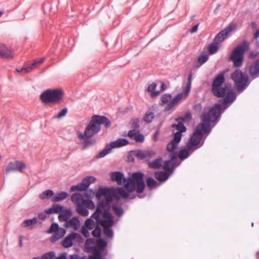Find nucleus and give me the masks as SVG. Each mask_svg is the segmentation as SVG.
Wrapping results in <instances>:
<instances>
[{
	"mask_svg": "<svg viewBox=\"0 0 259 259\" xmlns=\"http://www.w3.org/2000/svg\"><path fill=\"white\" fill-rule=\"evenodd\" d=\"M171 98V95L170 94H165L161 97V101L163 104L167 103Z\"/></svg>",
	"mask_w": 259,
	"mask_h": 259,
	"instance_id": "52",
	"label": "nucleus"
},
{
	"mask_svg": "<svg viewBox=\"0 0 259 259\" xmlns=\"http://www.w3.org/2000/svg\"><path fill=\"white\" fill-rule=\"evenodd\" d=\"M56 233L59 235L60 237L62 238L65 235L66 233V230L63 228H59Z\"/></svg>",
	"mask_w": 259,
	"mask_h": 259,
	"instance_id": "61",
	"label": "nucleus"
},
{
	"mask_svg": "<svg viewBox=\"0 0 259 259\" xmlns=\"http://www.w3.org/2000/svg\"><path fill=\"white\" fill-rule=\"evenodd\" d=\"M68 196L67 192H61L54 194L51 199L52 202H57L66 199Z\"/></svg>",
	"mask_w": 259,
	"mask_h": 259,
	"instance_id": "24",
	"label": "nucleus"
},
{
	"mask_svg": "<svg viewBox=\"0 0 259 259\" xmlns=\"http://www.w3.org/2000/svg\"><path fill=\"white\" fill-rule=\"evenodd\" d=\"M154 117V114L152 111H148L146 112L144 117L143 120L147 123H150Z\"/></svg>",
	"mask_w": 259,
	"mask_h": 259,
	"instance_id": "38",
	"label": "nucleus"
},
{
	"mask_svg": "<svg viewBox=\"0 0 259 259\" xmlns=\"http://www.w3.org/2000/svg\"><path fill=\"white\" fill-rule=\"evenodd\" d=\"M127 136L130 139H134L136 142L142 143L144 141V136L140 134L139 131L137 130L129 131Z\"/></svg>",
	"mask_w": 259,
	"mask_h": 259,
	"instance_id": "16",
	"label": "nucleus"
},
{
	"mask_svg": "<svg viewBox=\"0 0 259 259\" xmlns=\"http://www.w3.org/2000/svg\"><path fill=\"white\" fill-rule=\"evenodd\" d=\"M226 107V97L222 102V104H215L208 111L204 113L201 115L203 123L198 124L196 128L190 138L189 141L187 144V147L191 152H194L195 150L201 147L203 142L199 145L202 138V131L206 132L209 126L210 122H217L221 114L224 111Z\"/></svg>",
	"mask_w": 259,
	"mask_h": 259,
	"instance_id": "1",
	"label": "nucleus"
},
{
	"mask_svg": "<svg viewBox=\"0 0 259 259\" xmlns=\"http://www.w3.org/2000/svg\"><path fill=\"white\" fill-rule=\"evenodd\" d=\"M102 217L105 219H101L100 217L94 218L96 223H98L103 228H111L114 224V219L109 210L103 211Z\"/></svg>",
	"mask_w": 259,
	"mask_h": 259,
	"instance_id": "9",
	"label": "nucleus"
},
{
	"mask_svg": "<svg viewBox=\"0 0 259 259\" xmlns=\"http://www.w3.org/2000/svg\"><path fill=\"white\" fill-rule=\"evenodd\" d=\"M37 219L36 217H34L31 219L25 220L22 224V227H29L32 225L35 224L37 223Z\"/></svg>",
	"mask_w": 259,
	"mask_h": 259,
	"instance_id": "40",
	"label": "nucleus"
},
{
	"mask_svg": "<svg viewBox=\"0 0 259 259\" xmlns=\"http://www.w3.org/2000/svg\"><path fill=\"white\" fill-rule=\"evenodd\" d=\"M44 61L45 58H41L39 60L34 61L30 65L24 66L21 69H16V71L18 72L22 73H28L34 69L38 65L42 63Z\"/></svg>",
	"mask_w": 259,
	"mask_h": 259,
	"instance_id": "13",
	"label": "nucleus"
},
{
	"mask_svg": "<svg viewBox=\"0 0 259 259\" xmlns=\"http://www.w3.org/2000/svg\"><path fill=\"white\" fill-rule=\"evenodd\" d=\"M191 113L190 112H187L185 113L184 116L178 118V120H181V121L184 122L186 121H189L191 120Z\"/></svg>",
	"mask_w": 259,
	"mask_h": 259,
	"instance_id": "51",
	"label": "nucleus"
},
{
	"mask_svg": "<svg viewBox=\"0 0 259 259\" xmlns=\"http://www.w3.org/2000/svg\"><path fill=\"white\" fill-rule=\"evenodd\" d=\"M70 190L71 191H84V189L83 187V186H81L80 185V183L76 185H73L72 186L71 188H70Z\"/></svg>",
	"mask_w": 259,
	"mask_h": 259,
	"instance_id": "58",
	"label": "nucleus"
},
{
	"mask_svg": "<svg viewBox=\"0 0 259 259\" xmlns=\"http://www.w3.org/2000/svg\"><path fill=\"white\" fill-rule=\"evenodd\" d=\"M236 97V94L234 91H228V106L235 101Z\"/></svg>",
	"mask_w": 259,
	"mask_h": 259,
	"instance_id": "39",
	"label": "nucleus"
},
{
	"mask_svg": "<svg viewBox=\"0 0 259 259\" xmlns=\"http://www.w3.org/2000/svg\"><path fill=\"white\" fill-rule=\"evenodd\" d=\"M227 37V28H225L217 34L213 39L214 44L219 45Z\"/></svg>",
	"mask_w": 259,
	"mask_h": 259,
	"instance_id": "21",
	"label": "nucleus"
},
{
	"mask_svg": "<svg viewBox=\"0 0 259 259\" xmlns=\"http://www.w3.org/2000/svg\"><path fill=\"white\" fill-rule=\"evenodd\" d=\"M109 203L105 200H102L97 204L95 212L92 215L91 218H96L103 215V212L105 210H109Z\"/></svg>",
	"mask_w": 259,
	"mask_h": 259,
	"instance_id": "11",
	"label": "nucleus"
},
{
	"mask_svg": "<svg viewBox=\"0 0 259 259\" xmlns=\"http://www.w3.org/2000/svg\"><path fill=\"white\" fill-rule=\"evenodd\" d=\"M101 124L104 125L105 128H108L111 126V122L105 116L95 114L92 116L83 133L78 134V138L83 141L82 144V149H85L96 144V140L92 137L101 131Z\"/></svg>",
	"mask_w": 259,
	"mask_h": 259,
	"instance_id": "2",
	"label": "nucleus"
},
{
	"mask_svg": "<svg viewBox=\"0 0 259 259\" xmlns=\"http://www.w3.org/2000/svg\"><path fill=\"white\" fill-rule=\"evenodd\" d=\"M170 175L164 171H157L154 174L155 178L159 181L164 182L167 180Z\"/></svg>",
	"mask_w": 259,
	"mask_h": 259,
	"instance_id": "23",
	"label": "nucleus"
},
{
	"mask_svg": "<svg viewBox=\"0 0 259 259\" xmlns=\"http://www.w3.org/2000/svg\"><path fill=\"white\" fill-rule=\"evenodd\" d=\"M237 28V24L236 23L233 22H231L229 25L228 26V35L234 31Z\"/></svg>",
	"mask_w": 259,
	"mask_h": 259,
	"instance_id": "53",
	"label": "nucleus"
},
{
	"mask_svg": "<svg viewBox=\"0 0 259 259\" xmlns=\"http://www.w3.org/2000/svg\"><path fill=\"white\" fill-rule=\"evenodd\" d=\"M157 84L155 82H153L152 83L149 84L148 86L147 89V91L148 92L150 93V96L151 98H153L157 96H158L160 94V91H155V89L156 88Z\"/></svg>",
	"mask_w": 259,
	"mask_h": 259,
	"instance_id": "26",
	"label": "nucleus"
},
{
	"mask_svg": "<svg viewBox=\"0 0 259 259\" xmlns=\"http://www.w3.org/2000/svg\"><path fill=\"white\" fill-rule=\"evenodd\" d=\"M59 226L57 223H53L51 224L50 228L47 231V233L51 234L56 232L58 230Z\"/></svg>",
	"mask_w": 259,
	"mask_h": 259,
	"instance_id": "49",
	"label": "nucleus"
},
{
	"mask_svg": "<svg viewBox=\"0 0 259 259\" xmlns=\"http://www.w3.org/2000/svg\"><path fill=\"white\" fill-rule=\"evenodd\" d=\"M112 149L111 145H110V143L106 145L105 147L96 155V158L98 159L105 157L111 152Z\"/></svg>",
	"mask_w": 259,
	"mask_h": 259,
	"instance_id": "27",
	"label": "nucleus"
},
{
	"mask_svg": "<svg viewBox=\"0 0 259 259\" xmlns=\"http://www.w3.org/2000/svg\"><path fill=\"white\" fill-rule=\"evenodd\" d=\"M80 225V222L77 217H74L67 221L64 225L66 228H73L75 230H77Z\"/></svg>",
	"mask_w": 259,
	"mask_h": 259,
	"instance_id": "19",
	"label": "nucleus"
},
{
	"mask_svg": "<svg viewBox=\"0 0 259 259\" xmlns=\"http://www.w3.org/2000/svg\"><path fill=\"white\" fill-rule=\"evenodd\" d=\"M117 194L125 199L127 198L130 196L128 193L122 188H119L117 189Z\"/></svg>",
	"mask_w": 259,
	"mask_h": 259,
	"instance_id": "46",
	"label": "nucleus"
},
{
	"mask_svg": "<svg viewBox=\"0 0 259 259\" xmlns=\"http://www.w3.org/2000/svg\"><path fill=\"white\" fill-rule=\"evenodd\" d=\"M76 211L77 212L82 216H87L89 214V211L84 207L82 203L77 204L76 206Z\"/></svg>",
	"mask_w": 259,
	"mask_h": 259,
	"instance_id": "30",
	"label": "nucleus"
},
{
	"mask_svg": "<svg viewBox=\"0 0 259 259\" xmlns=\"http://www.w3.org/2000/svg\"><path fill=\"white\" fill-rule=\"evenodd\" d=\"M60 238H61L60 237L59 235L57 233L55 232L54 234L52 236L50 239V241L52 242H55Z\"/></svg>",
	"mask_w": 259,
	"mask_h": 259,
	"instance_id": "63",
	"label": "nucleus"
},
{
	"mask_svg": "<svg viewBox=\"0 0 259 259\" xmlns=\"http://www.w3.org/2000/svg\"><path fill=\"white\" fill-rule=\"evenodd\" d=\"M67 113V109L66 108H64L62 109L58 114L57 117L58 118H60L63 116H64L66 113Z\"/></svg>",
	"mask_w": 259,
	"mask_h": 259,
	"instance_id": "60",
	"label": "nucleus"
},
{
	"mask_svg": "<svg viewBox=\"0 0 259 259\" xmlns=\"http://www.w3.org/2000/svg\"><path fill=\"white\" fill-rule=\"evenodd\" d=\"M96 226V223L91 218L88 219L84 223V227L87 228L89 230L93 229Z\"/></svg>",
	"mask_w": 259,
	"mask_h": 259,
	"instance_id": "44",
	"label": "nucleus"
},
{
	"mask_svg": "<svg viewBox=\"0 0 259 259\" xmlns=\"http://www.w3.org/2000/svg\"><path fill=\"white\" fill-rule=\"evenodd\" d=\"M162 158L159 157L152 161L149 162L148 167L153 169H158L161 166Z\"/></svg>",
	"mask_w": 259,
	"mask_h": 259,
	"instance_id": "28",
	"label": "nucleus"
},
{
	"mask_svg": "<svg viewBox=\"0 0 259 259\" xmlns=\"http://www.w3.org/2000/svg\"><path fill=\"white\" fill-rule=\"evenodd\" d=\"M110 193V190L108 188H100L96 193V196L98 198H100L103 196H107Z\"/></svg>",
	"mask_w": 259,
	"mask_h": 259,
	"instance_id": "34",
	"label": "nucleus"
},
{
	"mask_svg": "<svg viewBox=\"0 0 259 259\" xmlns=\"http://www.w3.org/2000/svg\"><path fill=\"white\" fill-rule=\"evenodd\" d=\"M176 120L178 122V123L173 124L172 127H176V130L178 131L177 132H180V133L185 132L187 130V128L184 125V122L181 120H178V118H176Z\"/></svg>",
	"mask_w": 259,
	"mask_h": 259,
	"instance_id": "29",
	"label": "nucleus"
},
{
	"mask_svg": "<svg viewBox=\"0 0 259 259\" xmlns=\"http://www.w3.org/2000/svg\"><path fill=\"white\" fill-rule=\"evenodd\" d=\"M95 243V240L93 238H88L86 240L84 243V247L86 251L88 252H91V250L90 247H93L94 246L92 245Z\"/></svg>",
	"mask_w": 259,
	"mask_h": 259,
	"instance_id": "41",
	"label": "nucleus"
},
{
	"mask_svg": "<svg viewBox=\"0 0 259 259\" xmlns=\"http://www.w3.org/2000/svg\"><path fill=\"white\" fill-rule=\"evenodd\" d=\"M58 220L60 222H65V223H67L68 220V218L63 213H61L59 215Z\"/></svg>",
	"mask_w": 259,
	"mask_h": 259,
	"instance_id": "62",
	"label": "nucleus"
},
{
	"mask_svg": "<svg viewBox=\"0 0 259 259\" xmlns=\"http://www.w3.org/2000/svg\"><path fill=\"white\" fill-rule=\"evenodd\" d=\"M26 168L24 162L21 161L16 160L9 162L5 169V174H7L11 171H18L21 172Z\"/></svg>",
	"mask_w": 259,
	"mask_h": 259,
	"instance_id": "10",
	"label": "nucleus"
},
{
	"mask_svg": "<svg viewBox=\"0 0 259 259\" xmlns=\"http://www.w3.org/2000/svg\"><path fill=\"white\" fill-rule=\"evenodd\" d=\"M225 71H224L219 73L214 78L211 84V92L213 95L217 97L223 98V99L219 100L217 104H222L225 98H227V85L224 87H222L225 81Z\"/></svg>",
	"mask_w": 259,
	"mask_h": 259,
	"instance_id": "4",
	"label": "nucleus"
},
{
	"mask_svg": "<svg viewBox=\"0 0 259 259\" xmlns=\"http://www.w3.org/2000/svg\"><path fill=\"white\" fill-rule=\"evenodd\" d=\"M77 236V233L72 232L67 235L62 241V245L65 248H69L72 246L73 240H74Z\"/></svg>",
	"mask_w": 259,
	"mask_h": 259,
	"instance_id": "17",
	"label": "nucleus"
},
{
	"mask_svg": "<svg viewBox=\"0 0 259 259\" xmlns=\"http://www.w3.org/2000/svg\"><path fill=\"white\" fill-rule=\"evenodd\" d=\"M96 181L95 177L93 176H87L83 178L82 182L80 183V185L83 186L84 190L89 187L91 183H94Z\"/></svg>",
	"mask_w": 259,
	"mask_h": 259,
	"instance_id": "22",
	"label": "nucleus"
},
{
	"mask_svg": "<svg viewBox=\"0 0 259 259\" xmlns=\"http://www.w3.org/2000/svg\"><path fill=\"white\" fill-rule=\"evenodd\" d=\"M192 73L190 72L188 78L187 85L182 93L178 94L172 99L164 108V111H167L177 106L180 102L185 100L188 96L191 87Z\"/></svg>",
	"mask_w": 259,
	"mask_h": 259,
	"instance_id": "7",
	"label": "nucleus"
},
{
	"mask_svg": "<svg viewBox=\"0 0 259 259\" xmlns=\"http://www.w3.org/2000/svg\"><path fill=\"white\" fill-rule=\"evenodd\" d=\"M131 126L133 128L138 129L140 127L139 120L138 118H134L132 119Z\"/></svg>",
	"mask_w": 259,
	"mask_h": 259,
	"instance_id": "57",
	"label": "nucleus"
},
{
	"mask_svg": "<svg viewBox=\"0 0 259 259\" xmlns=\"http://www.w3.org/2000/svg\"><path fill=\"white\" fill-rule=\"evenodd\" d=\"M71 199L73 202H76V204H80L83 203L84 199L82 198V196L79 193H74L72 195Z\"/></svg>",
	"mask_w": 259,
	"mask_h": 259,
	"instance_id": "35",
	"label": "nucleus"
},
{
	"mask_svg": "<svg viewBox=\"0 0 259 259\" xmlns=\"http://www.w3.org/2000/svg\"><path fill=\"white\" fill-rule=\"evenodd\" d=\"M147 186L150 188L156 187L158 186L157 182L152 178H148L146 179Z\"/></svg>",
	"mask_w": 259,
	"mask_h": 259,
	"instance_id": "45",
	"label": "nucleus"
},
{
	"mask_svg": "<svg viewBox=\"0 0 259 259\" xmlns=\"http://www.w3.org/2000/svg\"><path fill=\"white\" fill-rule=\"evenodd\" d=\"M64 93L61 89H49L44 91L40 95V99L45 104H56L64 97Z\"/></svg>",
	"mask_w": 259,
	"mask_h": 259,
	"instance_id": "5",
	"label": "nucleus"
},
{
	"mask_svg": "<svg viewBox=\"0 0 259 259\" xmlns=\"http://www.w3.org/2000/svg\"><path fill=\"white\" fill-rule=\"evenodd\" d=\"M129 142L127 140L123 138H120L116 141L110 143V144L111 145V147L114 148L126 145Z\"/></svg>",
	"mask_w": 259,
	"mask_h": 259,
	"instance_id": "25",
	"label": "nucleus"
},
{
	"mask_svg": "<svg viewBox=\"0 0 259 259\" xmlns=\"http://www.w3.org/2000/svg\"><path fill=\"white\" fill-rule=\"evenodd\" d=\"M143 178L144 174L141 172L133 173L132 178L127 180L120 171L113 172L111 176V180L116 181L118 185L124 184V188L127 192L136 191L138 194H141L145 189V184Z\"/></svg>",
	"mask_w": 259,
	"mask_h": 259,
	"instance_id": "3",
	"label": "nucleus"
},
{
	"mask_svg": "<svg viewBox=\"0 0 259 259\" xmlns=\"http://www.w3.org/2000/svg\"><path fill=\"white\" fill-rule=\"evenodd\" d=\"M105 236L109 238H112L114 235L113 231L111 228H103Z\"/></svg>",
	"mask_w": 259,
	"mask_h": 259,
	"instance_id": "47",
	"label": "nucleus"
},
{
	"mask_svg": "<svg viewBox=\"0 0 259 259\" xmlns=\"http://www.w3.org/2000/svg\"><path fill=\"white\" fill-rule=\"evenodd\" d=\"M54 213H58L63 210V206L59 204L53 205Z\"/></svg>",
	"mask_w": 259,
	"mask_h": 259,
	"instance_id": "56",
	"label": "nucleus"
},
{
	"mask_svg": "<svg viewBox=\"0 0 259 259\" xmlns=\"http://www.w3.org/2000/svg\"><path fill=\"white\" fill-rule=\"evenodd\" d=\"M90 249L91 251H94L95 252L100 253L101 255H102V253L104 251V250H101V249H99L95 246H94L93 247H90Z\"/></svg>",
	"mask_w": 259,
	"mask_h": 259,
	"instance_id": "64",
	"label": "nucleus"
},
{
	"mask_svg": "<svg viewBox=\"0 0 259 259\" xmlns=\"http://www.w3.org/2000/svg\"><path fill=\"white\" fill-rule=\"evenodd\" d=\"M250 75L256 78L259 76V59L255 61L251 65H247L245 67Z\"/></svg>",
	"mask_w": 259,
	"mask_h": 259,
	"instance_id": "15",
	"label": "nucleus"
},
{
	"mask_svg": "<svg viewBox=\"0 0 259 259\" xmlns=\"http://www.w3.org/2000/svg\"><path fill=\"white\" fill-rule=\"evenodd\" d=\"M83 204L89 209H94L95 207V204L91 199H84L83 200Z\"/></svg>",
	"mask_w": 259,
	"mask_h": 259,
	"instance_id": "48",
	"label": "nucleus"
},
{
	"mask_svg": "<svg viewBox=\"0 0 259 259\" xmlns=\"http://www.w3.org/2000/svg\"><path fill=\"white\" fill-rule=\"evenodd\" d=\"M112 209L116 215L120 217L124 213L123 209L120 207L116 205L112 206Z\"/></svg>",
	"mask_w": 259,
	"mask_h": 259,
	"instance_id": "43",
	"label": "nucleus"
},
{
	"mask_svg": "<svg viewBox=\"0 0 259 259\" xmlns=\"http://www.w3.org/2000/svg\"><path fill=\"white\" fill-rule=\"evenodd\" d=\"M107 245V242L103 238H100L97 240L95 246L104 251Z\"/></svg>",
	"mask_w": 259,
	"mask_h": 259,
	"instance_id": "33",
	"label": "nucleus"
},
{
	"mask_svg": "<svg viewBox=\"0 0 259 259\" xmlns=\"http://www.w3.org/2000/svg\"><path fill=\"white\" fill-rule=\"evenodd\" d=\"M208 59V57L207 55H200L198 57L197 64L196 65L197 68H199L204 63H205Z\"/></svg>",
	"mask_w": 259,
	"mask_h": 259,
	"instance_id": "36",
	"label": "nucleus"
},
{
	"mask_svg": "<svg viewBox=\"0 0 259 259\" xmlns=\"http://www.w3.org/2000/svg\"><path fill=\"white\" fill-rule=\"evenodd\" d=\"M238 91H242L249 83L247 75L244 74L240 70H237L231 75Z\"/></svg>",
	"mask_w": 259,
	"mask_h": 259,
	"instance_id": "8",
	"label": "nucleus"
},
{
	"mask_svg": "<svg viewBox=\"0 0 259 259\" xmlns=\"http://www.w3.org/2000/svg\"><path fill=\"white\" fill-rule=\"evenodd\" d=\"M219 50L218 44H214V41L210 45H209L208 47V53L210 55L213 54L217 52Z\"/></svg>",
	"mask_w": 259,
	"mask_h": 259,
	"instance_id": "42",
	"label": "nucleus"
},
{
	"mask_svg": "<svg viewBox=\"0 0 259 259\" xmlns=\"http://www.w3.org/2000/svg\"><path fill=\"white\" fill-rule=\"evenodd\" d=\"M88 229L84 226H82L81 228V233L85 237L90 236V233L88 231Z\"/></svg>",
	"mask_w": 259,
	"mask_h": 259,
	"instance_id": "59",
	"label": "nucleus"
},
{
	"mask_svg": "<svg viewBox=\"0 0 259 259\" xmlns=\"http://www.w3.org/2000/svg\"><path fill=\"white\" fill-rule=\"evenodd\" d=\"M249 43L245 41L234 49L229 59L233 63L234 67L239 68L242 65L244 53L249 49Z\"/></svg>",
	"mask_w": 259,
	"mask_h": 259,
	"instance_id": "6",
	"label": "nucleus"
},
{
	"mask_svg": "<svg viewBox=\"0 0 259 259\" xmlns=\"http://www.w3.org/2000/svg\"><path fill=\"white\" fill-rule=\"evenodd\" d=\"M182 133L176 132L174 134V138L171 141L168 143L166 146L167 151H172L175 150L178 145L179 143L182 139Z\"/></svg>",
	"mask_w": 259,
	"mask_h": 259,
	"instance_id": "12",
	"label": "nucleus"
},
{
	"mask_svg": "<svg viewBox=\"0 0 259 259\" xmlns=\"http://www.w3.org/2000/svg\"><path fill=\"white\" fill-rule=\"evenodd\" d=\"M168 151L170 152L169 155V156L170 158V160H171L172 162L176 163L177 156V153L175 151V150H173L172 151Z\"/></svg>",
	"mask_w": 259,
	"mask_h": 259,
	"instance_id": "55",
	"label": "nucleus"
},
{
	"mask_svg": "<svg viewBox=\"0 0 259 259\" xmlns=\"http://www.w3.org/2000/svg\"><path fill=\"white\" fill-rule=\"evenodd\" d=\"M14 55L13 52L5 46H0V56L3 58L11 59L12 58Z\"/></svg>",
	"mask_w": 259,
	"mask_h": 259,
	"instance_id": "18",
	"label": "nucleus"
},
{
	"mask_svg": "<svg viewBox=\"0 0 259 259\" xmlns=\"http://www.w3.org/2000/svg\"><path fill=\"white\" fill-rule=\"evenodd\" d=\"M179 164H176L172 162L171 160H166L163 165V168L165 171L171 175L173 173L175 167L178 166Z\"/></svg>",
	"mask_w": 259,
	"mask_h": 259,
	"instance_id": "20",
	"label": "nucleus"
},
{
	"mask_svg": "<svg viewBox=\"0 0 259 259\" xmlns=\"http://www.w3.org/2000/svg\"><path fill=\"white\" fill-rule=\"evenodd\" d=\"M91 252H92L93 255H89V259H103L102 255L101 253L95 252L94 251H91Z\"/></svg>",
	"mask_w": 259,
	"mask_h": 259,
	"instance_id": "54",
	"label": "nucleus"
},
{
	"mask_svg": "<svg viewBox=\"0 0 259 259\" xmlns=\"http://www.w3.org/2000/svg\"><path fill=\"white\" fill-rule=\"evenodd\" d=\"M95 229L92 231V234L93 236L100 238L102 230L100 227V224L96 222Z\"/></svg>",
	"mask_w": 259,
	"mask_h": 259,
	"instance_id": "37",
	"label": "nucleus"
},
{
	"mask_svg": "<svg viewBox=\"0 0 259 259\" xmlns=\"http://www.w3.org/2000/svg\"><path fill=\"white\" fill-rule=\"evenodd\" d=\"M54 193L51 190H47L41 194H39V197L40 199L44 200L46 198H49L50 197H53L54 196Z\"/></svg>",
	"mask_w": 259,
	"mask_h": 259,
	"instance_id": "32",
	"label": "nucleus"
},
{
	"mask_svg": "<svg viewBox=\"0 0 259 259\" xmlns=\"http://www.w3.org/2000/svg\"><path fill=\"white\" fill-rule=\"evenodd\" d=\"M156 155V152L152 150L137 151L135 156L140 160L149 159Z\"/></svg>",
	"mask_w": 259,
	"mask_h": 259,
	"instance_id": "14",
	"label": "nucleus"
},
{
	"mask_svg": "<svg viewBox=\"0 0 259 259\" xmlns=\"http://www.w3.org/2000/svg\"><path fill=\"white\" fill-rule=\"evenodd\" d=\"M193 152H191V150H189L187 148V149H181L179 152L178 156L180 159L184 160L187 158Z\"/></svg>",
	"mask_w": 259,
	"mask_h": 259,
	"instance_id": "31",
	"label": "nucleus"
},
{
	"mask_svg": "<svg viewBox=\"0 0 259 259\" xmlns=\"http://www.w3.org/2000/svg\"><path fill=\"white\" fill-rule=\"evenodd\" d=\"M55 254L53 251L44 253L41 256V259H55Z\"/></svg>",
	"mask_w": 259,
	"mask_h": 259,
	"instance_id": "50",
	"label": "nucleus"
}]
</instances>
